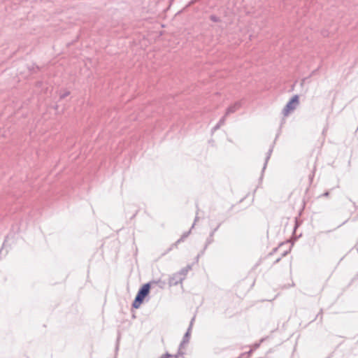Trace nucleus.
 Segmentation results:
<instances>
[{"label": "nucleus", "mask_w": 358, "mask_h": 358, "mask_svg": "<svg viewBox=\"0 0 358 358\" xmlns=\"http://www.w3.org/2000/svg\"><path fill=\"white\" fill-rule=\"evenodd\" d=\"M144 300V298H143L141 296L136 294L133 303L132 307L134 308H138L141 303H143Z\"/></svg>", "instance_id": "0eeeda50"}, {"label": "nucleus", "mask_w": 358, "mask_h": 358, "mask_svg": "<svg viewBox=\"0 0 358 358\" xmlns=\"http://www.w3.org/2000/svg\"><path fill=\"white\" fill-rule=\"evenodd\" d=\"M238 358H241V357H238Z\"/></svg>", "instance_id": "bb28decb"}, {"label": "nucleus", "mask_w": 358, "mask_h": 358, "mask_svg": "<svg viewBox=\"0 0 358 358\" xmlns=\"http://www.w3.org/2000/svg\"><path fill=\"white\" fill-rule=\"evenodd\" d=\"M287 252H284L282 254L281 257H280L277 258V259L275 260L274 264H276V263L279 262L280 261V259H281V257H283V256H285V255H287Z\"/></svg>", "instance_id": "2eb2a0df"}, {"label": "nucleus", "mask_w": 358, "mask_h": 358, "mask_svg": "<svg viewBox=\"0 0 358 358\" xmlns=\"http://www.w3.org/2000/svg\"><path fill=\"white\" fill-rule=\"evenodd\" d=\"M210 20H212L214 22H220V18L216 16L215 15H211L210 16Z\"/></svg>", "instance_id": "f8f14e48"}, {"label": "nucleus", "mask_w": 358, "mask_h": 358, "mask_svg": "<svg viewBox=\"0 0 358 358\" xmlns=\"http://www.w3.org/2000/svg\"><path fill=\"white\" fill-rule=\"evenodd\" d=\"M190 234V230L189 231H186L185 232L182 236L176 242L174 243L171 247L169 248V250H172L173 248H177L178 247V245L181 243V242H183L185 241V239Z\"/></svg>", "instance_id": "423d86ee"}, {"label": "nucleus", "mask_w": 358, "mask_h": 358, "mask_svg": "<svg viewBox=\"0 0 358 358\" xmlns=\"http://www.w3.org/2000/svg\"><path fill=\"white\" fill-rule=\"evenodd\" d=\"M196 1V0H193L191 3H193Z\"/></svg>", "instance_id": "393cba45"}, {"label": "nucleus", "mask_w": 358, "mask_h": 358, "mask_svg": "<svg viewBox=\"0 0 358 358\" xmlns=\"http://www.w3.org/2000/svg\"><path fill=\"white\" fill-rule=\"evenodd\" d=\"M174 357H175V358H178V355H175Z\"/></svg>", "instance_id": "a878e982"}, {"label": "nucleus", "mask_w": 358, "mask_h": 358, "mask_svg": "<svg viewBox=\"0 0 358 358\" xmlns=\"http://www.w3.org/2000/svg\"><path fill=\"white\" fill-rule=\"evenodd\" d=\"M220 127L221 126L218 123H217V124L213 128V130L216 131V130L219 129L220 128Z\"/></svg>", "instance_id": "a211bd4d"}, {"label": "nucleus", "mask_w": 358, "mask_h": 358, "mask_svg": "<svg viewBox=\"0 0 358 358\" xmlns=\"http://www.w3.org/2000/svg\"><path fill=\"white\" fill-rule=\"evenodd\" d=\"M69 94H70V92L69 91H66V92H65L64 93H63V94H62L60 95V99H64L65 97H66Z\"/></svg>", "instance_id": "dca6fc26"}, {"label": "nucleus", "mask_w": 358, "mask_h": 358, "mask_svg": "<svg viewBox=\"0 0 358 358\" xmlns=\"http://www.w3.org/2000/svg\"><path fill=\"white\" fill-rule=\"evenodd\" d=\"M241 107V103L240 101H236L234 104L229 106L225 112V116H228L231 113H235L238 110H239Z\"/></svg>", "instance_id": "f03ea898"}, {"label": "nucleus", "mask_w": 358, "mask_h": 358, "mask_svg": "<svg viewBox=\"0 0 358 358\" xmlns=\"http://www.w3.org/2000/svg\"><path fill=\"white\" fill-rule=\"evenodd\" d=\"M194 319H195V317H194L191 321H190V324H189V327H191V329L192 328V326H193V323L194 322Z\"/></svg>", "instance_id": "aec40b11"}, {"label": "nucleus", "mask_w": 358, "mask_h": 358, "mask_svg": "<svg viewBox=\"0 0 358 358\" xmlns=\"http://www.w3.org/2000/svg\"><path fill=\"white\" fill-rule=\"evenodd\" d=\"M252 351H253L252 350H249V351L247 352L248 355V356H250V355L252 354Z\"/></svg>", "instance_id": "4be33fe9"}, {"label": "nucleus", "mask_w": 358, "mask_h": 358, "mask_svg": "<svg viewBox=\"0 0 358 358\" xmlns=\"http://www.w3.org/2000/svg\"><path fill=\"white\" fill-rule=\"evenodd\" d=\"M152 283L157 284V283H158V282H157V281H153V282H152Z\"/></svg>", "instance_id": "b1692460"}, {"label": "nucleus", "mask_w": 358, "mask_h": 358, "mask_svg": "<svg viewBox=\"0 0 358 358\" xmlns=\"http://www.w3.org/2000/svg\"><path fill=\"white\" fill-rule=\"evenodd\" d=\"M226 117L227 116H225V115L219 120V122H217L220 126H222L225 123V120H226Z\"/></svg>", "instance_id": "ddd939ff"}, {"label": "nucleus", "mask_w": 358, "mask_h": 358, "mask_svg": "<svg viewBox=\"0 0 358 358\" xmlns=\"http://www.w3.org/2000/svg\"><path fill=\"white\" fill-rule=\"evenodd\" d=\"M220 224H219V225H218L215 229H214L211 231V233H210V237H209V238H208V243H212V242L213 241V236H214V234H215V232L217 230V229L220 227Z\"/></svg>", "instance_id": "9b49d317"}, {"label": "nucleus", "mask_w": 358, "mask_h": 358, "mask_svg": "<svg viewBox=\"0 0 358 358\" xmlns=\"http://www.w3.org/2000/svg\"><path fill=\"white\" fill-rule=\"evenodd\" d=\"M150 284L151 282H148L143 285L138 290L137 294L141 296L143 298L145 299L150 292Z\"/></svg>", "instance_id": "7ed1b4c3"}, {"label": "nucleus", "mask_w": 358, "mask_h": 358, "mask_svg": "<svg viewBox=\"0 0 358 358\" xmlns=\"http://www.w3.org/2000/svg\"><path fill=\"white\" fill-rule=\"evenodd\" d=\"M273 145H272L271 146V148H269L268 152H267V155L266 157V159H265V163H264V167H263V170H264L266 169V164L268 163V161L269 160L270 157H271V153L273 152Z\"/></svg>", "instance_id": "6e6552de"}, {"label": "nucleus", "mask_w": 358, "mask_h": 358, "mask_svg": "<svg viewBox=\"0 0 358 358\" xmlns=\"http://www.w3.org/2000/svg\"><path fill=\"white\" fill-rule=\"evenodd\" d=\"M315 169H316V166H315V165H314L313 168V169L311 171V173L308 176L310 184H311L313 182V180L314 176H315Z\"/></svg>", "instance_id": "9d476101"}, {"label": "nucleus", "mask_w": 358, "mask_h": 358, "mask_svg": "<svg viewBox=\"0 0 358 358\" xmlns=\"http://www.w3.org/2000/svg\"><path fill=\"white\" fill-rule=\"evenodd\" d=\"M173 357V355H172L169 354V352H166V353L163 354V355L160 357V358H171V357Z\"/></svg>", "instance_id": "4468645a"}, {"label": "nucleus", "mask_w": 358, "mask_h": 358, "mask_svg": "<svg viewBox=\"0 0 358 358\" xmlns=\"http://www.w3.org/2000/svg\"><path fill=\"white\" fill-rule=\"evenodd\" d=\"M264 341V338H262V339L260 340L259 343H255V344L254 345V348H255V349L258 348L260 346L261 343H262Z\"/></svg>", "instance_id": "f3484780"}, {"label": "nucleus", "mask_w": 358, "mask_h": 358, "mask_svg": "<svg viewBox=\"0 0 358 358\" xmlns=\"http://www.w3.org/2000/svg\"><path fill=\"white\" fill-rule=\"evenodd\" d=\"M299 96L296 94L293 96L292 99L289 101V102L286 104V106L282 110V114L285 116L288 115L289 112L293 111L299 105Z\"/></svg>", "instance_id": "f257e3e1"}, {"label": "nucleus", "mask_w": 358, "mask_h": 358, "mask_svg": "<svg viewBox=\"0 0 358 358\" xmlns=\"http://www.w3.org/2000/svg\"><path fill=\"white\" fill-rule=\"evenodd\" d=\"M189 269H190V266H187V267L181 269L180 271L178 272V273L180 274V276L182 277L184 279L185 276L186 275V274L187 273V272L189 271Z\"/></svg>", "instance_id": "1a4fd4ad"}, {"label": "nucleus", "mask_w": 358, "mask_h": 358, "mask_svg": "<svg viewBox=\"0 0 358 358\" xmlns=\"http://www.w3.org/2000/svg\"><path fill=\"white\" fill-rule=\"evenodd\" d=\"M194 319H195V317H194L191 321H190V324H189V327H191V329L192 328V326H193V323L194 322Z\"/></svg>", "instance_id": "412c9836"}, {"label": "nucleus", "mask_w": 358, "mask_h": 358, "mask_svg": "<svg viewBox=\"0 0 358 358\" xmlns=\"http://www.w3.org/2000/svg\"><path fill=\"white\" fill-rule=\"evenodd\" d=\"M329 192H326L324 194H322V195H320V197H321V196H326V197H327V196H329Z\"/></svg>", "instance_id": "6ab92c4d"}, {"label": "nucleus", "mask_w": 358, "mask_h": 358, "mask_svg": "<svg viewBox=\"0 0 358 358\" xmlns=\"http://www.w3.org/2000/svg\"><path fill=\"white\" fill-rule=\"evenodd\" d=\"M183 280V278L180 276V274L178 273L174 274L169 280V284L171 286L177 285L178 283L182 282Z\"/></svg>", "instance_id": "20e7f679"}, {"label": "nucleus", "mask_w": 358, "mask_h": 358, "mask_svg": "<svg viewBox=\"0 0 358 358\" xmlns=\"http://www.w3.org/2000/svg\"><path fill=\"white\" fill-rule=\"evenodd\" d=\"M190 334H191V327H189L187 332L185 334V335L183 336L182 342L180 344V348H181L183 346V345L187 344L189 342Z\"/></svg>", "instance_id": "39448f33"}, {"label": "nucleus", "mask_w": 358, "mask_h": 358, "mask_svg": "<svg viewBox=\"0 0 358 358\" xmlns=\"http://www.w3.org/2000/svg\"><path fill=\"white\" fill-rule=\"evenodd\" d=\"M277 250H278V248L273 249V252H275Z\"/></svg>", "instance_id": "5701e85b"}]
</instances>
